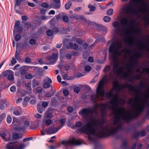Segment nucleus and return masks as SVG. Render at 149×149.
Returning a JSON list of instances; mask_svg holds the SVG:
<instances>
[{"instance_id":"obj_1","label":"nucleus","mask_w":149,"mask_h":149,"mask_svg":"<svg viewBox=\"0 0 149 149\" xmlns=\"http://www.w3.org/2000/svg\"><path fill=\"white\" fill-rule=\"evenodd\" d=\"M113 80L111 73L107 77L102 79L99 83L96 94L91 96V100L95 104L92 108H84L79 112V114L84 118L87 122L79 130L87 134L91 141L95 140L91 136L102 137L115 134L121 128L120 120L128 122L132 119V114L130 110L126 111L123 107L118 108L119 105H123L126 101L123 98L119 99L118 93L115 94L108 103L97 104L102 100L104 95L105 83Z\"/></svg>"},{"instance_id":"obj_2","label":"nucleus","mask_w":149,"mask_h":149,"mask_svg":"<svg viewBox=\"0 0 149 149\" xmlns=\"http://www.w3.org/2000/svg\"><path fill=\"white\" fill-rule=\"evenodd\" d=\"M122 11L123 14L126 15L127 17L123 18L121 21L120 25L118 22H114L112 24L114 27L113 32L114 34L120 36H125L132 32L136 34H141V31L140 29L135 26V21L131 20L130 24L128 25L127 24L131 16L134 13L136 10L133 5L131 3H127L123 6Z\"/></svg>"},{"instance_id":"obj_3","label":"nucleus","mask_w":149,"mask_h":149,"mask_svg":"<svg viewBox=\"0 0 149 149\" xmlns=\"http://www.w3.org/2000/svg\"><path fill=\"white\" fill-rule=\"evenodd\" d=\"M126 88H128L136 94L134 101L133 98L131 97L130 98L127 102L128 104L132 103V105L134 108V109H128L132 111V119L138 116L146 106H148L149 107V89L143 93L131 84L126 83L119 86V90H121Z\"/></svg>"},{"instance_id":"obj_4","label":"nucleus","mask_w":149,"mask_h":149,"mask_svg":"<svg viewBox=\"0 0 149 149\" xmlns=\"http://www.w3.org/2000/svg\"><path fill=\"white\" fill-rule=\"evenodd\" d=\"M122 47V43L121 40L112 43L109 48V52L111 54L112 60L114 62L113 72L114 73L118 75H121L123 78L128 77L129 74L132 72L131 70L134 67V59L131 57L130 59V63L126 64V68L127 72L124 71L123 68L120 66V62L119 61L118 57L121 55V52L118 49Z\"/></svg>"},{"instance_id":"obj_5","label":"nucleus","mask_w":149,"mask_h":149,"mask_svg":"<svg viewBox=\"0 0 149 149\" xmlns=\"http://www.w3.org/2000/svg\"><path fill=\"white\" fill-rule=\"evenodd\" d=\"M62 144L66 146L75 145H78L82 143L81 140L77 139L75 137H70L68 141H61Z\"/></svg>"},{"instance_id":"obj_6","label":"nucleus","mask_w":149,"mask_h":149,"mask_svg":"<svg viewBox=\"0 0 149 149\" xmlns=\"http://www.w3.org/2000/svg\"><path fill=\"white\" fill-rule=\"evenodd\" d=\"M119 85L118 82L117 81H115L113 83V88L109 92L107 93L106 94V96L108 98H111L112 96L113 97V91L116 90L117 92H119L120 90H119V86L121 85Z\"/></svg>"},{"instance_id":"obj_7","label":"nucleus","mask_w":149,"mask_h":149,"mask_svg":"<svg viewBox=\"0 0 149 149\" xmlns=\"http://www.w3.org/2000/svg\"><path fill=\"white\" fill-rule=\"evenodd\" d=\"M20 24V21H17L15 22L13 31V34L14 36H15V37H21V36L18 34L17 33H19L22 32V28L21 27L19 26Z\"/></svg>"},{"instance_id":"obj_8","label":"nucleus","mask_w":149,"mask_h":149,"mask_svg":"<svg viewBox=\"0 0 149 149\" xmlns=\"http://www.w3.org/2000/svg\"><path fill=\"white\" fill-rule=\"evenodd\" d=\"M61 128L60 127H56L54 124L51 127H48L45 130V132L48 134H54L56 133Z\"/></svg>"},{"instance_id":"obj_9","label":"nucleus","mask_w":149,"mask_h":149,"mask_svg":"<svg viewBox=\"0 0 149 149\" xmlns=\"http://www.w3.org/2000/svg\"><path fill=\"white\" fill-rule=\"evenodd\" d=\"M148 10V8L146 6L144 8H141L139 9V11L143 13H146V16H145V26H147L149 25V16L147 13V11Z\"/></svg>"},{"instance_id":"obj_10","label":"nucleus","mask_w":149,"mask_h":149,"mask_svg":"<svg viewBox=\"0 0 149 149\" xmlns=\"http://www.w3.org/2000/svg\"><path fill=\"white\" fill-rule=\"evenodd\" d=\"M1 75L5 77H8V78L10 80H13L14 79L13 72L11 70H6L2 72Z\"/></svg>"},{"instance_id":"obj_11","label":"nucleus","mask_w":149,"mask_h":149,"mask_svg":"<svg viewBox=\"0 0 149 149\" xmlns=\"http://www.w3.org/2000/svg\"><path fill=\"white\" fill-rule=\"evenodd\" d=\"M29 121H25L23 125L18 127L17 129V130L19 131L24 130L29 127Z\"/></svg>"},{"instance_id":"obj_12","label":"nucleus","mask_w":149,"mask_h":149,"mask_svg":"<svg viewBox=\"0 0 149 149\" xmlns=\"http://www.w3.org/2000/svg\"><path fill=\"white\" fill-rule=\"evenodd\" d=\"M6 148V149H18L17 143L10 142L7 144Z\"/></svg>"},{"instance_id":"obj_13","label":"nucleus","mask_w":149,"mask_h":149,"mask_svg":"<svg viewBox=\"0 0 149 149\" xmlns=\"http://www.w3.org/2000/svg\"><path fill=\"white\" fill-rule=\"evenodd\" d=\"M58 54H54L51 57L48 56L46 58V59L50 61L51 63H53L57 61L58 58Z\"/></svg>"},{"instance_id":"obj_14","label":"nucleus","mask_w":149,"mask_h":149,"mask_svg":"<svg viewBox=\"0 0 149 149\" xmlns=\"http://www.w3.org/2000/svg\"><path fill=\"white\" fill-rule=\"evenodd\" d=\"M23 111L22 109L19 107H17L14 109L13 113L16 116H19L22 114Z\"/></svg>"},{"instance_id":"obj_15","label":"nucleus","mask_w":149,"mask_h":149,"mask_svg":"<svg viewBox=\"0 0 149 149\" xmlns=\"http://www.w3.org/2000/svg\"><path fill=\"white\" fill-rule=\"evenodd\" d=\"M45 81L43 84V87L44 88H48L50 87V83H52V81L50 78L49 77L47 78V79L45 80Z\"/></svg>"},{"instance_id":"obj_16","label":"nucleus","mask_w":149,"mask_h":149,"mask_svg":"<svg viewBox=\"0 0 149 149\" xmlns=\"http://www.w3.org/2000/svg\"><path fill=\"white\" fill-rule=\"evenodd\" d=\"M21 123V122L19 119L15 118H13L12 124L13 125L17 127L16 129L18 127L21 126H20Z\"/></svg>"},{"instance_id":"obj_17","label":"nucleus","mask_w":149,"mask_h":149,"mask_svg":"<svg viewBox=\"0 0 149 149\" xmlns=\"http://www.w3.org/2000/svg\"><path fill=\"white\" fill-rule=\"evenodd\" d=\"M58 29L56 28H54L52 30L49 29L47 31L46 33L47 35L48 36H52L54 33H57L58 32Z\"/></svg>"},{"instance_id":"obj_18","label":"nucleus","mask_w":149,"mask_h":149,"mask_svg":"<svg viewBox=\"0 0 149 149\" xmlns=\"http://www.w3.org/2000/svg\"><path fill=\"white\" fill-rule=\"evenodd\" d=\"M65 121L66 120L65 119H62L56 120V122L58 124V125L56 127H60L61 128L63 126Z\"/></svg>"},{"instance_id":"obj_19","label":"nucleus","mask_w":149,"mask_h":149,"mask_svg":"<svg viewBox=\"0 0 149 149\" xmlns=\"http://www.w3.org/2000/svg\"><path fill=\"white\" fill-rule=\"evenodd\" d=\"M87 63H88V62L86 61H84L81 64V65H83L84 67L85 70L86 71L89 72L91 70V66L86 65Z\"/></svg>"},{"instance_id":"obj_20","label":"nucleus","mask_w":149,"mask_h":149,"mask_svg":"<svg viewBox=\"0 0 149 149\" xmlns=\"http://www.w3.org/2000/svg\"><path fill=\"white\" fill-rule=\"evenodd\" d=\"M126 42L130 46H132L134 43V38H125Z\"/></svg>"},{"instance_id":"obj_21","label":"nucleus","mask_w":149,"mask_h":149,"mask_svg":"<svg viewBox=\"0 0 149 149\" xmlns=\"http://www.w3.org/2000/svg\"><path fill=\"white\" fill-rule=\"evenodd\" d=\"M7 101L6 100H1L0 101V109L3 110L5 108V105H7Z\"/></svg>"},{"instance_id":"obj_22","label":"nucleus","mask_w":149,"mask_h":149,"mask_svg":"<svg viewBox=\"0 0 149 149\" xmlns=\"http://www.w3.org/2000/svg\"><path fill=\"white\" fill-rule=\"evenodd\" d=\"M97 29L103 31L105 33H106L107 31V28L106 27L100 25H97Z\"/></svg>"},{"instance_id":"obj_23","label":"nucleus","mask_w":149,"mask_h":149,"mask_svg":"<svg viewBox=\"0 0 149 149\" xmlns=\"http://www.w3.org/2000/svg\"><path fill=\"white\" fill-rule=\"evenodd\" d=\"M78 47V45L76 44H74L73 43L70 42L69 43V46L68 47V48L71 49H76Z\"/></svg>"},{"instance_id":"obj_24","label":"nucleus","mask_w":149,"mask_h":149,"mask_svg":"<svg viewBox=\"0 0 149 149\" xmlns=\"http://www.w3.org/2000/svg\"><path fill=\"white\" fill-rule=\"evenodd\" d=\"M45 117L47 119H51L53 117V115L50 110L46 111L45 115Z\"/></svg>"},{"instance_id":"obj_25","label":"nucleus","mask_w":149,"mask_h":149,"mask_svg":"<svg viewBox=\"0 0 149 149\" xmlns=\"http://www.w3.org/2000/svg\"><path fill=\"white\" fill-rule=\"evenodd\" d=\"M77 42L79 44H82L84 48L86 49L87 47L88 46L87 44L85 43H83V41L80 38L77 39Z\"/></svg>"},{"instance_id":"obj_26","label":"nucleus","mask_w":149,"mask_h":149,"mask_svg":"<svg viewBox=\"0 0 149 149\" xmlns=\"http://www.w3.org/2000/svg\"><path fill=\"white\" fill-rule=\"evenodd\" d=\"M146 134V132L144 130H142L141 132H138L136 133L135 136L137 137L139 136H143Z\"/></svg>"},{"instance_id":"obj_27","label":"nucleus","mask_w":149,"mask_h":149,"mask_svg":"<svg viewBox=\"0 0 149 149\" xmlns=\"http://www.w3.org/2000/svg\"><path fill=\"white\" fill-rule=\"evenodd\" d=\"M6 133H7L5 132H4L2 133H0V136L4 140L6 141H9L10 140V138L9 139L6 138V136L7 135Z\"/></svg>"},{"instance_id":"obj_28","label":"nucleus","mask_w":149,"mask_h":149,"mask_svg":"<svg viewBox=\"0 0 149 149\" xmlns=\"http://www.w3.org/2000/svg\"><path fill=\"white\" fill-rule=\"evenodd\" d=\"M43 122L47 126H49L52 123V121L50 119H44Z\"/></svg>"},{"instance_id":"obj_29","label":"nucleus","mask_w":149,"mask_h":149,"mask_svg":"<svg viewBox=\"0 0 149 149\" xmlns=\"http://www.w3.org/2000/svg\"><path fill=\"white\" fill-rule=\"evenodd\" d=\"M142 57V56L141 54L139 52H137L135 54V57L134 58L133 56L131 57H132L133 59V61H137V59L139 58H141Z\"/></svg>"},{"instance_id":"obj_30","label":"nucleus","mask_w":149,"mask_h":149,"mask_svg":"<svg viewBox=\"0 0 149 149\" xmlns=\"http://www.w3.org/2000/svg\"><path fill=\"white\" fill-rule=\"evenodd\" d=\"M24 1L25 0H15L16 4L15 6V9L16 8V5H20L21 4V3Z\"/></svg>"},{"instance_id":"obj_31","label":"nucleus","mask_w":149,"mask_h":149,"mask_svg":"<svg viewBox=\"0 0 149 149\" xmlns=\"http://www.w3.org/2000/svg\"><path fill=\"white\" fill-rule=\"evenodd\" d=\"M26 145L25 144H22L20 145L19 146V145L17 143V147L18 149H22L26 146Z\"/></svg>"},{"instance_id":"obj_32","label":"nucleus","mask_w":149,"mask_h":149,"mask_svg":"<svg viewBox=\"0 0 149 149\" xmlns=\"http://www.w3.org/2000/svg\"><path fill=\"white\" fill-rule=\"evenodd\" d=\"M25 78L26 79H31L33 78V75L31 74H27L25 75Z\"/></svg>"},{"instance_id":"obj_33","label":"nucleus","mask_w":149,"mask_h":149,"mask_svg":"<svg viewBox=\"0 0 149 149\" xmlns=\"http://www.w3.org/2000/svg\"><path fill=\"white\" fill-rule=\"evenodd\" d=\"M122 52L125 53L126 55H128L130 53V50L127 49H123L122 50Z\"/></svg>"},{"instance_id":"obj_34","label":"nucleus","mask_w":149,"mask_h":149,"mask_svg":"<svg viewBox=\"0 0 149 149\" xmlns=\"http://www.w3.org/2000/svg\"><path fill=\"white\" fill-rule=\"evenodd\" d=\"M88 7L91 11H93L95 10V7L91 4H89Z\"/></svg>"},{"instance_id":"obj_35","label":"nucleus","mask_w":149,"mask_h":149,"mask_svg":"<svg viewBox=\"0 0 149 149\" xmlns=\"http://www.w3.org/2000/svg\"><path fill=\"white\" fill-rule=\"evenodd\" d=\"M31 86L30 82H28L25 84V86L29 90L31 91Z\"/></svg>"},{"instance_id":"obj_36","label":"nucleus","mask_w":149,"mask_h":149,"mask_svg":"<svg viewBox=\"0 0 149 149\" xmlns=\"http://www.w3.org/2000/svg\"><path fill=\"white\" fill-rule=\"evenodd\" d=\"M113 12V10L112 8L108 9L107 12V15L110 16L111 15Z\"/></svg>"},{"instance_id":"obj_37","label":"nucleus","mask_w":149,"mask_h":149,"mask_svg":"<svg viewBox=\"0 0 149 149\" xmlns=\"http://www.w3.org/2000/svg\"><path fill=\"white\" fill-rule=\"evenodd\" d=\"M110 69V67L109 65H107L104 68L103 72L104 73H106L109 71Z\"/></svg>"},{"instance_id":"obj_38","label":"nucleus","mask_w":149,"mask_h":149,"mask_svg":"<svg viewBox=\"0 0 149 149\" xmlns=\"http://www.w3.org/2000/svg\"><path fill=\"white\" fill-rule=\"evenodd\" d=\"M104 21L106 22H109L111 20V18L108 16H105L103 17Z\"/></svg>"},{"instance_id":"obj_39","label":"nucleus","mask_w":149,"mask_h":149,"mask_svg":"<svg viewBox=\"0 0 149 149\" xmlns=\"http://www.w3.org/2000/svg\"><path fill=\"white\" fill-rule=\"evenodd\" d=\"M72 5V3L71 2H69L68 3H66L65 5V8L67 10L69 9Z\"/></svg>"},{"instance_id":"obj_40","label":"nucleus","mask_w":149,"mask_h":149,"mask_svg":"<svg viewBox=\"0 0 149 149\" xmlns=\"http://www.w3.org/2000/svg\"><path fill=\"white\" fill-rule=\"evenodd\" d=\"M12 118L10 115L8 116L7 118V122L8 124L10 123L12 121Z\"/></svg>"},{"instance_id":"obj_41","label":"nucleus","mask_w":149,"mask_h":149,"mask_svg":"<svg viewBox=\"0 0 149 149\" xmlns=\"http://www.w3.org/2000/svg\"><path fill=\"white\" fill-rule=\"evenodd\" d=\"M49 104V102H43L42 103V107L44 108H45L47 107Z\"/></svg>"},{"instance_id":"obj_42","label":"nucleus","mask_w":149,"mask_h":149,"mask_svg":"<svg viewBox=\"0 0 149 149\" xmlns=\"http://www.w3.org/2000/svg\"><path fill=\"white\" fill-rule=\"evenodd\" d=\"M13 137L14 139H19L20 138V137L19 134L16 133H14L13 134Z\"/></svg>"},{"instance_id":"obj_43","label":"nucleus","mask_w":149,"mask_h":149,"mask_svg":"<svg viewBox=\"0 0 149 149\" xmlns=\"http://www.w3.org/2000/svg\"><path fill=\"white\" fill-rule=\"evenodd\" d=\"M39 105L38 104L37 105V110L39 113H42V107L39 106Z\"/></svg>"},{"instance_id":"obj_44","label":"nucleus","mask_w":149,"mask_h":149,"mask_svg":"<svg viewBox=\"0 0 149 149\" xmlns=\"http://www.w3.org/2000/svg\"><path fill=\"white\" fill-rule=\"evenodd\" d=\"M54 1L58 4L55 6V8H58L59 7L60 3V0H54Z\"/></svg>"},{"instance_id":"obj_45","label":"nucleus","mask_w":149,"mask_h":149,"mask_svg":"<svg viewBox=\"0 0 149 149\" xmlns=\"http://www.w3.org/2000/svg\"><path fill=\"white\" fill-rule=\"evenodd\" d=\"M17 62V61L15 58L13 57L12 58V60L11 61V65H13Z\"/></svg>"},{"instance_id":"obj_46","label":"nucleus","mask_w":149,"mask_h":149,"mask_svg":"<svg viewBox=\"0 0 149 149\" xmlns=\"http://www.w3.org/2000/svg\"><path fill=\"white\" fill-rule=\"evenodd\" d=\"M62 19L64 22H67L68 21V17L65 15L63 16L62 17Z\"/></svg>"},{"instance_id":"obj_47","label":"nucleus","mask_w":149,"mask_h":149,"mask_svg":"<svg viewBox=\"0 0 149 149\" xmlns=\"http://www.w3.org/2000/svg\"><path fill=\"white\" fill-rule=\"evenodd\" d=\"M127 143L126 141H124L123 143L122 147L123 149H128L127 147Z\"/></svg>"},{"instance_id":"obj_48","label":"nucleus","mask_w":149,"mask_h":149,"mask_svg":"<svg viewBox=\"0 0 149 149\" xmlns=\"http://www.w3.org/2000/svg\"><path fill=\"white\" fill-rule=\"evenodd\" d=\"M41 6L42 7L47 8L49 7V4L46 3H44L41 4Z\"/></svg>"},{"instance_id":"obj_49","label":"nucleus","mask_w":149,"mask_h":149,"mask_svg":"<svg viewBox=\"0 0 149 149\" xmlns=\"http://www.w3.org/2000/svg\"><path fill=\"white\" fill-rule=\"evenodd\" d=\"M6 116L5 113H3L0 116V122L2 121L3 119Z\"/></svg>"},{"instance_id":"obj_50","label":"nucleus","mask_w":149,"mask_h":149,"mask_svg":"<svg viewBox=\"0 0 149 149\" xmlns=\"http://www.w3.org/2000/svg\"><path fill=\"white\" fill-rule=\"evenodd\" d=\"M26 70L25 69L22 70L21 71V73L22 75H26Z\"/></svg>"},{"instance_id":"obj_51","label":"nucleus","mask_w":149,"mask_h":149,"mask_svg":"<svg viewBox=\"0 0 149 149\" xmlns=\"http://www.w3.org/2000/svg\"><path fill=\"white\" fill-rule=\"evenodd\" d=\"M68 111L70 113H72L73 112V109L72 107H68L67 108Z\"/></svg>"},{"instance_id":"obj_52","label":"nucleus","mask_w":149,"mask_h":149,"mask_svg":"<svg viewBox=\"0 0 149 149\" xmlns=\"http://www.w3.org/2000/svg\"><path fill=\"white\" fill-rule=\"evenodd\" d=\"M63 93L65 96H67L69 94L68 91L67 90H64L63 91Z\"/></svg>"},{"instance_id":"obj_53","label":"nucleus","mask_w":149,"mask_h":149,"mask_svg":"<svg viewBox=\"0 0 149 149\" xmlns=\"http://www.w3.org/2000/svg\"><path fill=\"white\" fill-rule=\"evenodd\" d=\"M53 95V94L50 93H47L45 95V96L46 97H49L52 96Z\"/></svg>"},{"instance_id":"obj_54","label":"nucleus","mask_w":149,"mask_h":149,"mask_svg":"<svg viewBox=\"0 0 149 149\" xmlns=\"http://www.w3.org/2000/svg\"><path fill=\"white\" fill-rule=\"evenodd\" d=\"M36 91L38 93H40L42 91V89L40 87H38L37 88Z\"/></svg>"},{"instance_id":"obj_55","label":"nucleus","mask_w":149,"mask_h":149,"mask_svg":"<svg viewBox=\"0 0 149 149\" xmlns=\"http://www.w3.org/2000/svg\"><path fill=\"white\" fill-rule=\"evenodd\" d=\"M29 43L31 44H35L36 43V41L35 40L32 39L30 40Z\"/></svg>"},{"instance_id":"obj_56","label":"nucleus","mask_w":149,"mask_h":149,"mask_svg":"<svg viewBox=\"0 0 149 149\" xmlns=\"http://www.w3.org/2000/svg\"><path fill=\"white\" fill-rule=\"evenodd\" d=\"M19 53H17V51L16 50V53L15 54V58L17 60H18L19 59Z\"/></svg>"},{"instance_id":"obj_57","label":"nucleus","mask_w":149,"mask_h":149,"mask_svg":"<svg viewBox=\"0 0 149 149\" xmlns=\"http://www.w3.org/2000/svg\"><path fill=\"white\" fill-rule=\"evenodd\" d=\"M56 138V136H52L50 139L48 141L49 142H53V139H55Z\"/></svg>"},{"instance_id":"obj_58","label":"nucleus","mask_w":149,"mask_h":149,"mask_svg":"<svg viewBox=\"0 0 149 149\" xmlns=\"http://www.w3.org/2000/svg\"><path fill=\"white\" fill-rule=\"evenodd\" d=\"M82 124V123L81 122H78L76 123L75 125L77 127H79L81 126Z\"/></svg>"},{"instance_id":"obj_59","label":"nucleus","mask_w":149,"mask_h":149,"mask_svg":"<svg viewBox=\"0 0 149 149\" xmlns=\"http://www.w3.org/2000/svg\"><path fill=\"white\" fill-rule=\"evenodd\" d=\"M16 87L14 86H12L10 88V90L12 92H14L15 91Z\"/></svg>"},{"instance_id":"obj_60","label":"nucleus","mask_w":149,"mask_h":149,"mask_svg":"<svg viewBox=\"0 0 149 149\" xmlns=\"http://www.w3.org/2000/svg\"><path fill=\"white\" fill-rule=\"evenodd\" d=\"M35 116L37 118H40L42 117L41 115L39 113H37L35 115Z\"/></svg>"},{"instance_id":"obj_61","label":"nucleus","mask_w":149,"mask_h":149,"mask_svg":"<svg viewBox=\"0 0 149 149\" xmlns=\"http://www.w3.org/2000/svg\"><path fill=\"white\" fill-rule=\"evenodd\" d=\"M28 5L29 6L32 7H34L35 6V4H34L33 3H30L29 2L28 3Z\"/></svg>"},{"instance_id":"obj_62","label":"nucleus","mask_w":149,"mask_h":149,"mask_svg":"<svg viewBox=\"0 0 149 149\" xmlns=\"http://www.w3.org/2000/svg\"><path fill=\"white\" fill-rule=\"evenodd\" d=\"M74 91L77 93H78L79 91V88L78 87L75 88L74 89Z\"/></svg>"},{"instance_id":"obj_63","label":"nucleus","mask_w":149,"mask_h":149,"mask_svg":"<svg viewBox=\"0 0 149 149\" xmlns=\"http://www.w3.org/2000/svg\"><path fill=\"white\" fill-rule=\"evenodd\" d=\"M135 78L137 80H139L141 78V75L140 74H137L135 76Z\"/></svg>"},{"instance_id":"obj_64","label":"nucleus","mask_w":149,"mask_h":149,"mask_svg":"<svg viewBox=\"0 0 149 149\" xmlns=\"http://www.w3.org/2000/svg\"><path fill=\"white\" fill-rule=\"evenodd\" d=\"M88 61L91 62H93V59L92 57H89L88 59Z\"/></svg>"}]
</instances>
